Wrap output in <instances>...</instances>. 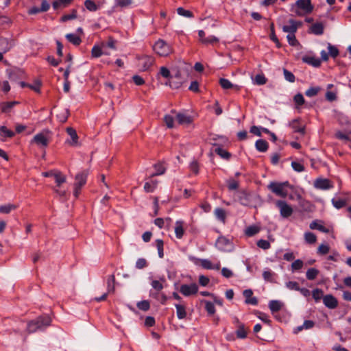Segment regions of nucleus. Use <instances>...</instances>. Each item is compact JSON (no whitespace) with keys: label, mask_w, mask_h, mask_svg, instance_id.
Here are the masks:
<instances>
[{"label":"nucleus","mask_w":351,"mask_h":351,"mask_svg":"<svg viewBox=\"0 0 351 351\" xmlns=\"http://www.w3.org/2000/svg\"><path fill=\"white\" fill-rule=\"evenodd\" d=\"M287 187L291 188L288 181L284 182H271L267 186L269 191L282 198L287 197L288 195V191L286 189Z\"/></svg>","instance_id":"1"},{"label":"nucleus","mask_w":351,"mask_h":351,"mask_svg":"<svg viewBox=\"0 0 351 351\" xmlns=\"http://www.w3.org/2000/svg\"><path fill=\"white\" fill-rule=\"evenodd\" d=\"M154 51L160 56H167L173 52L172 47L162 39L158 40L153 45Z\"/></svg>","instance_id":"2"},{"label":"nucleus","mask_w":351,"mask_h":351,"mask_svg":"<svg viewBox=\"0 0 351 351\" xmlns=\"http://www.w3.org/2000/svg\"><path fill=\"white\" fill-rule=\"evenodd\" d=\"M295 6L300 10H295V13L298 16H302L304 14H309L313 9L311 0H298L295 2Z\"/></svg>","instance_id":"3"},{"label":"nucleus","mask_w":351,"mask_h":351,"mask_svg":"<svg viewBox=\"0 0 351 351\" xmlns=\"http://www.w3.org/2000/svg\"><path fill=\"white\" fill-rule=\"evenodd\" d=\"M275 204L278 208L282 217L288 218L292 215L293 210L287 202L283 200H277Z\"/></svg>","instance_id":"4"},{"label":"nucleus","mask_w":351,"mask_h":351,"mask_svg":"<svg viewBox=\"0 0 351 351\" xmlns=\"http://www.w3.org/2000/svg\"><path fill=\"white\" fill-rule=\"evenodd\" d=\"M198 291V286L195 283L190 285L184 284L180 286V292L184 296L189 297L195 295Z\"/></svg>","instance_id":"5"},{"label":"nucleus","mask_w":351,"mask_h":351,"mask_svg":"<svg viewBox=\"0 0 351 351\" xmlns=\"http://www.w3.org/2000/svg\"><path fill=\"white\" fill-rule=\"evenodd\" d=\"M66 132L70 136V139L66 140V143L69 144L70 146L72 147H77L80 145L79 141H78V136L76 132V130L73 128H66Z\"/></svg>","instance_id":"6"},{"label":"nucleus","mask_w":351,"mask_h":351,"mask_svg":"<svg viewBox=\"0 0 351 351\" xmlns=\"http://www.w3.org/2000/svg\"><path fill=\"white\" fill-rule=\"evenodd\" d=\"M184 82V78L182 76L180 71H177L174 75H171L169 83V86L173 88H178L181 86Z\"/></svg>","instance_id":"7"},{"label":"nucleus","mask_w":351,"mask_h":351,"mask_svg":"<svg viewBox=\"0 0 351 351\" xmlns=\"http://www.w3.org/2000/svg\"><path fill=\"white\" fill-rule=\"evenodd\" d=\"M32 142L39 147H46L48 146L49 140L43 133H38L34 136Z\"/></svg>","instance_id":"8"},{"label":"nucleus","mask_w":351,"mask_h":351,"mask_svg":"<svg viewBox=\"0 0 351 351\" xmlns=\"http://www.w3.org/2000/svg\"><path fill=\"white\" fill-rule=\"evenodd\" d=\"M88 172L87 171H83L78 173L75 177L74 186L82 188L85 185L87 180Z\"/></svg>","instance_id":"9"},{"label":"nucleus","mask_w":351,"mask_h":351,"mask_svg":"<svg viewBox=\"0 0 351 351\" xmlns=\"http://www.w3.org/2000/svg\"><path fill=\"white\" fill-rule=\"evenodd\" d=\"M154 59L149 56H144L139 58L138 65L143 70H147L154 63Z\"/></svg>","instance_id":"10"},{"label":"nucleus","mask_w":351,"mask_h":351,"mask_svg":"<svg viewBox=\"0 0 351 351\" xmlns=\"http://www.w3.org/2000/svg\"><path fill=\"white\" fill-rule=\"evenodd\" d=\"M323 302L324 305L330 309H334L338 306L337 300L330 294H328L323 297Z\"/></svg>","instance_id":"11"},{"label":"nucleus","mask_w":351,"mask_h":351,"mask_svg":"<svg viewBox=\"0 0 351 351\" xmlns=\"http://www.w3.org/2000/svg\"><path fill=\"white\" fill-rule=\"evenodd\" d=\"M314 186L318 189L326 190L332 187L328 179L318 178L314 182Z\"/></svg>","instance_id":"12"},{"label":"nucleus","mask_w":351,"mask_h":351,"mask_svg":"<svg viewBox=\"0 0 351 351\" xmlns=\"http://www.w3.org/2000/svg\"><path fill=\"white\" fill-rule=\"evenodd\" d=\"M301 23L298 22L293 19H290L289 21V25H284L282 27V30L285 32H287L289 34H295L298 28V26L300 25Z\"/></svg>","instance_id":"13"},{"label":"nucleus","mask_w":351,"mask_h":351,"mask_svg":"<svg viewBox=\"0 0 351 351\" xmlns=\"http://www.w3.org/2000/svg\"><path fill=\"white\" fill-rule=\"evenodd\" d=\"M198 36L199 37L200 41L205 45L213 44L219 41V39L215 36H210L207 38H205V32L203 30H199Z\"/></svg>","instance_id":"14"},{"label":"nucleus","mask_w":351,"mask_h":351,"mask_svg":"<svg viewBox=\"0 0 351 351\" xmlns=\"http://www.w3.org/2000/svg\"><path fill=\"white\" fill-rule=\"evenodd\" d=\"M243 295L245 297V302L247 304L256 305L258 304V300L256 297H252L253 291L252 289H245L243 292Z\"/></svg>","instance_id":"15"},{"label":"nucleus","mask_w":351,"mask_h":351,"mask_svg":"<svg viewBox=\"0 0 351 351\" xmlns=\"http://www.w3.org/2000/svg\"><path fill=\"white\" fill-rule=\"evenodd\" d=\"M175 307L176 308V315L179 319H183L186 317V306L183 303L176 304Z\"/></svg>","instance_id":"16"},{"label":"nucleus","mask_w":351,"mask_h":351,"mask_svg":"<svg viewBox=\"0 0 351 351\" xmlns=\"http://www.w3.org/2000/svg\"><path fill=\"white\" fill-rule=\"evenodd\" d=\"M290 127L295 132H299L304 135L305 133V126L300 124V119H293L290 123Z\"/></svg>","instance_id":"17"},{"label":"nucleus","mask_w":351,"mask_h":351,"mask_svg":"<svg viewBox=\"0 0 351 351\" xmlns=\"http://www.w3.org/2000/svg\"><path fill=\"white\" fill-rule=\"evenodd\" d=\"M216 245L219 250L225 251L227 250L228 247H231V243L226 237H220L217 240Z\"/></svg>","instance_id":"18"},{"label":"nucleus","mask_w":351,"mask_h":351,"mask_svg":"<svg viewBox=\"0 0 351 351\" xmlns=\"http://www.w3.org/2000/svg\"><path fill=\"white\" fill-rule=\"evenodd\" d=\"M219 84L225 90L234 88L237 91H239L241 88L239 86L232 84L229 80L226 78H221L219 80Z\"/></svg>","instance_id":"19"},{"label":"nucleus","mask_w":351,"mask_h":351,"mask_svg":"<svg viewBox=\"0 0 351 351\" xmlns=\"http://www.w3.org/2000/svg\"><path fill=\"white\" fill-rule=\"evenodd\" d=\"M322 221H318V220H315V221H313L310 225H309V228L311 229V230H319L320 232H324V233H328L330 232V230L326 227H324L322 224Z\"/></svg>","instance_id":"20"},{"label":"nucleus","mask_w":351,"mask_h":351,"mask_svg":"<svg viewBox=\"0 0 351 351\" xmlns=\"http://www.w3.org/2000/svg\"><path fill=\"white\" fill-rule=\"evenodd\" d=\"M315 326V322L312 320H306L304 322L302 326H299L294 328L293 332L298 334L302 330H308L313 328Z\"/></svg>","instance_id":"21"},{"label":"nucleus","mask_w":351,"mask_h":351,"mask_svg":"<svg viewBox=\"0 0 351 351\" xmlns=\"http://www.w3.org/2000/svg\"><path fill=\"white\" fill-rule=\"evenodd\" d=\"M69 112L67 108H60L56 114L57 119L62 123L66 121L69 117Z\"/></svg>","instance_id":"22"},{"label":"nucleus","mask_w":351,"mask_h":351,"mask_svg":"<svg viewBox=\"0 0 351 351\" xmlns=\"http://www.w3.org/2000/svg\"><path fill=\"white\" fill-rule=\"evenodd\" d=\"M184 222L182 221H177L175 224V233L178 239H181L184 233L183 228Z\"/></svg>","instance_id":"23"},{"label":"nucleus","mask_w":351,"mask_h":351,"mask_svg":"<svg viewBox=\"0 0 351 351\" xmlns=\"http://www.w3.org/2000/svg\"><path fill=\"white\" fill-rule=\"evenodd\" d=\"M256 149L261 152H265L269 147L268 143L263 139H258L255 143Z\"/></svg>","instance_id":"24"},{"label":"nucleus","mask_w":351,"mask_h":351,"mask_svg":"<svg viewBox=\"0 0 351 351\" xmlns=\"http://www.w3.org/2000/svg\"><path fill=\"white\" fill-rule=\"evenodd\" d=\"M12 47V45L10 43L6 38H0V51L2 53H5L8 51Z\"/></svg>","instance_id":"25"},{"label":"nucleus","mask_w":351,"mask_h":351,"mask_svg":"<svg viewBox=\"0 0 351 351\" xmlns=\"http://www.w3.org/2000/svg\"><path fill=\"white\" fill-rule=\"evenodd\" d=\"M179 124H190L192 122V118L185 114L178 113L176 116Z\"/></svg>","instance_id":"26"},{"label":"nucleus","mask_w":351,"mask_h":351,"mask_svg":"<svg viewBox=\"0 0 351 351\" xmlns=\"http://www.w3.org/2000/svg\"><path fill=\"white\" fill-rule=\"evenodd\" d=\"M107 289L108 293H113L115 290V277L114 275L112 274L108 277L107 279Z\"/></svg>","instance_id":"27"},{"label":"nucleus","mask_w":351,"mask_h":351,"mask_svg":"<svg viewBox=\"0 0 351 351\" xmlns=\"http://www.w3.org/2000/svg\"><path fill=\"white\" fill-rule=\"evenodd\" d=\"M311 31L315 35H322L324 33V25L321 23H316L311 27Z\"/></svg>","instance_id":"28"},{"label":"nucleus","mask_w":351,"mask_h":351,"mask_svg":"<svg viewBox=\"0 0 351 351\" xmlns=\"http://www.w3.org/2000/svg\"><path fill=\"white\" fill-rule=\"evenodd\" d=\"M303 60L308 63V64H311L315 67H318L321 65L322 60L317 58L309 56L304 58Z\"/></svg>","instance_id":"29"},{"label":"nucleus","mask_w":351,"mask_h":351,"mask_svg":"<svg viewBox=\"0 0 351 351\" xmlns=\"http://www.w3.org/2000/svg\"><path fill=\"white\" fill-rule=\"evenodd\" d=\"M116 44L117 41L112 37H109L108 40L106 42H102L101 45L102 46L103 49H116Z\"/></svg>","instance_id":"30"},{"label":"nucleus","mask_w":351,"mask_h":351,"mask_svg":"<svg viewBox=\"0 0 351 351\" xmlns=\"http://www.w3.org/2000/svg\"><path fill=\"white\" fill-rule=\"evenodd\" d=\"M66 38L72 44L74 45H80L82 40L80 37L77 35H75L74 34H68L66 35Z\"/></svg>","instance_id":"31"},{"label":"nucleus","mask_w":351,"mask_h":351,"mask_svg":"<svg viewBox=\"0 0 351 351\" xmlns=\"http://www.w3.org/2000/svg\"><path fill=\"white\" fill-rule=\"evenodd\" d=\"M282 306V302L278 300H271L269 302V307L272 313L279 311Z\"/></svg>","instance_id":"32"},{"label":"nucleus","mask_w":351,"mask_h":351,"mask_svg":"<svg viewBox=\"0 0 351 351\" xmlns=\"http://www.w3.org/2000/svg\"><path fill=\"white\" fill-rule=\"evenodd\" d=\"M17 104V101L3 102L0 104L1 110L2 112H8Z\"/></svg>","instance_id":"33"},{"label":"nucleus","mask_w":351,"mask_h":351,"mask_svg":"<svg viewBox=\"0 0 351 351\" xmlns=\"http://www.w3.org/2000/svg\"><path fill=\"white\" fill-rule=\"evenodd\" d=\"M53 178L58 187L66 182V177L60 171H56Z\"/></svg>","instance_id":"34"},{"label":"nucleus","mask_w":351,"mask_h":351,"mask_svg":"<svg viewBox=\"0 0 351 351\" xmlns=\"http://www.w3.org/2000/svg\"><path fill=\"white\" fill-rule=\"evenodd\" d=\"M319 271L316 268H310L306 273V278L309 280H315L318 276Z\"/></svg>","instance_id":"35"},{"label":"nucleus","mask_w":351,"mask_h":351,"mask_svg":"<svg viewBox=\"0 0 351 351\" xmlns=\"http://www.w3.org/2000/svg\"><path fill=\"white\" fill-rule=\"evenodd\" d=\"M304 240L307 243L314 244L317 241L316 235L311 232H306L304 233Z\"/></svg>","instance_id":"36"},{"label":"nucleus","mask_w":351,"mask_h":351,"mask_svg":"<svg viewBox=\"0 0 351 351\" xmlns=\"http://www.w3.org/2000/svg\"><path fill=\"white\" fill-rule=\"evenodd\" d=\"M260 228L256 226H250L246 228L245 233L248 237H252L259 232Z\"/></svg>","instance_id":"37"},{"label":"nucleus","mask_w":351,"mask_h":351,"mask_svg":"<svg viewBox=\"0 0 351 351\" xmlns=\"http://www.w3.org/2000/svg\"><path fill=\"white\" fill-rule=\"evenodd\" d=\"M321 90L322 88L319 86H312L306 90L305 95L309 97H314L317 95Z\"/></svg>","instance_id":"38"},{"label":"nucleus","mask_w":351,"mask_h":351,"mask_svg":"<svg viewBox=\"0 0 351 351\" xmlns=\"http://www.w3.org/2000/svg\"><path fill=\"white\" fill-rule=\"evenodd\" d=\"M42 328V325L39 322H36L35 320L29 322L27 325V330L29 332H34L38 329Z\"/></svg>","instance_id":"39"},{"label":"nucleus","mask_w":351,"mask_h":351,"mask_svg":"<svg viewBox=\"0 0 351 351\" xmlns=\"http://www.w3.org/2000/svg\"><path fill=\"white\" fill-rule=\"evenodd\" d=\"M312 296L316 302H319L324 296V291L321 289L316 288L312 291Z\"/></svg>","instance_id":"40"},{"label":"nucleus","mask_w":351,"mask_h":351,"mask_svg":"<svg viewBox=\"0 0 351 351\" xmlns=\"http://www.w3.org/2000/svg\"><path fill=\"white\" fill-rule=\"evenodd\" d=\"M165 280L162 279L161 280H154L151 282L152 288L156 291H160L163 289V282Z\"/></svg>","instance_id":"41"},{"label":"nucleus","mask_w":351,"mask_h":351,"mask_svg":"<svg viewBox=\"0 0 351 351\" xmlns=\"http://www.w3.org/2000/svg\"><path fill=\"white\" fill-rule=\"evenodd\" d=\"M35 322H39V324L42 325V328H43V327L49 326L51 320L49 316H43V317H39L36 320H35Z\"/></svg>","instance_id":"42"},{"label":"nucleus","mask_w":351,"mask_h":351,"mask_svg":"<svg viewBox=\"0 0 351 351\" xmlns=\"http://www.w3.org/2000/svg\"><path fill=\"white\" fill-rule=\"evenodd\" d=\"M0 134L1 136L12 138L14 136V132L8 130L5 126L0 127Z\"/></svg>","instance_id":"43"},{"label":"nucleus","mask_w":351,"mask_h":351,"mask_svg":"<svg viewBox=\"0 0 351 351\" xmlns=\"http://www.w3.org/2000/svg\"><path fill=\"white\" fill-rule=\"evenodd\" d=\"M103 54L102 46L95 45L91 50L93 58H99Z\"/></svg>","instance_id":"44"},{"label":"nucleus","mask_w":351,"mask_h":351,"mask_svg":"<svg viewBox=\"0 0 351 351\" xmlns=\"http://www.w3.org/2000/svg\"><path fill=\"white\" fill-rule=\"evenodd\" d=\"M16 208V206L14 204H6V205H2L0 206V213L8 214L11 212V210H14Z\"/></svg>","instance_id":"45"},{"label":"nucleus","mask_w":351,"mask_h":351,"mask_svg":"<svg viewBox=\"0 0 351 351\" xmlns=\"http://www.w3.org/2000/svg\"><path fill=\"white\" fill-rule=\"evenodd\" d=\"M156 245L158 250V256L162 258L164 257V250H163V246L164 243L162 239H157L156 240Z\"/></svg>","instance_id":"46"},{"label":"nucleus","mask_w":351,"mask_h":351,"mask_svg":"<svg viewBox=\"0 0 351 351\" xmlns=\"http://www.w3.org/2000/svg\"><path fill=\"white\" fill-rule=\"evenodd\" d=\"M84 6L87 10H88L90 12H95L98 9V6L92 0H86L84 1Z\"/></svg>","instance_id":"47"},{"label":"nucleus","mask_w":351,"mask_h":351,"mask_svg":"<svg viewBox=\"0 0 351 351\" xmlns=\"http://www.w3.org/2000/svg\"><path fill=\"white\" fill-rule=\"evenodd\" d=\"M154 169L156 172L152 175V176H156L163 174L165 172V167L161 163L154 165Z\"/></svg>","instance_id":"48"},{"label":"nucleus","mask_w":351,"mask_h":351,"mask_svg":"<svg viewBox=\"0 0 351 351\" xmlns=\"http://www.w3.org/2000/svg\"><path fill=\"white\" fill-rule=\"evenodd\" d=\"M332 203L333 206L338 209L343 208L346 204V200L340 198H333Z\"/></svg>","instance_id":"49"},{"label":"nucleus","mask_w":351,"mask_h":351,"mask_svg":"<svg viewBox=\"0 0 351 351\" xmlns=\"http://www.w3.org/2000/svg\"><path fill=\"white\" fill-rule=\"evenodd\" d=\"M215 153L224 159H229L231 156V154L228 152L221 147L216 148Z\"/></svg>","instance_id":"50"},{"label":"nucleus","mask_w":351,"mask_h":351,"mask_svg":"<svg viewBox=\"0 0 351 351\" xmlns=\"http://www.w3.org/2000/svg\"><path fill=\"white\" fill-rule=\"evenodd\" d=\"M215 215L216 217L224 222L226 220V212L223 208H217L215 210Z\"/></svg>","instance_id":"51"},{"label":"nucleus","mask_w":351,"mask_h":351,"mask_svg":"<svg viewBox=\"0 0 351 351\" xmlns=\"http://www.w3.org/2000/svg\"><path fill=\"white\" fill-rule=\"evenodd\" d=\"M157 186V181H152L151 182H145L144 189L147 193L153 192Z\"/></svg>","instance_id":"52"},{"label":"nucleus","mask_w":351,"mask_h":351,"mask_svg":"<svg viewBox=\"0 0 351 351\" xmlns=\"http://www.w3.org/2000/svg\"><path fill=\"white\" fill-rule=\"evenodd\" d=\"M270 30H271V34H270L271 40H273L276 44V46L278 48L280 47V44L279 40L278 39V38L275 34L274 25L273 23L270 25Z\"/></svg>","instance_id":"53"},{"label":"nucleus","mask_w":351,"mask_h":351,"mask_svg":"<svg viewBox=\"0 0 351 351\" xmlns=\"http://www.w3.org/2000/svg\"><path fill=\"white\" fill-rule=\"evenodd\" d=\"M138 309L142 310L143 311H147L150 308V304L148 300H143L138 302L136 304Z\"/></svg>","instance_id":"54"},{"label":"nucleus","mask_w":351,"mask_h":351,"mask_svg":"<svg viewBox=\"0 0 351 351\" xmlns=\"http://www.w3.org/2000/svg\"><path fill=\"white\" fill-rule=\"evenodd\" d=\"M177 12L179 15L183 16L184 17H187V18L193 17V14L190 10H185L181 7H180L177 9Z\"/></svg>","instance_id":"55"},{"label":"nucleus","mask_w":351,"mask_h":351,"mask_svg":"<svg viewBox=\"0 0 351 351\" xmlns=\"http://www.w3.org/2000/svg\"><path fill=\"white\" fill-rule=\"evenodd\" d=\"M330 251V247L327 244H321L317 248V254L325 255Z\"/></svg>","instance_id":"56"},{"label":"nucleus","mask_w":351,"mask_h":351,"mask_svg":"<svg viewBox=\"0 0 351 351\" xmlns=\"http://www.w3.org/2000/svg\"><path fill=\"white\" fill-rule=\"evenodd\" d=\"M236 335L238 338L240 339H244L247 336V332L245 330L244 325L241 324L238 328V330L236 331Z\"/></svg>","instance_id":"57"},{"label":"nucleus","mask_w":351,"mask_h":351,"mask_svg":"<svg viewBox=\"0 0 351 351\" xmlns=\"http://www.w3.org/2000/svg\"><path fill=\"white\" fill-rule=\"evenodd\" d=\"M77 17V10H72L71 12L68 14H65L62 16L61 21L64 22L69 20L74 19Z\"/></svg>","instance_id":"58"},{"label":"nucleus","mask_w":351,"mask_h":351,"mask_svg":"<svg viewBox=\"0 0 351 351\" xmlns=\"http://www.w3.org/2000/svg\"><path fill=\"white\" fill-rule=\"evenodd\" d=\"M205 308L209 315H213L215 313V307L211 302H205Z\"/></svg>","instance_id":"59"},{"label":"nucleus","mask_w":351,"mask_h":351,"mask_svg":"<svg viewBox=\"0 0 351 351\" xmlns=\"http://www.w3.org/2000/svg\"><path fill=\"white\" fill-rule=\"evenodd\" d=\"M164 121L169 128H172L173 127L174 119L172 116L169 114H166L164 117Z\"/></svg>","instance_id":"60"},{"label":"nucleus","mask_w":351,"mask_h":351,"mask_svg":"<svg viewBox=\"0 0 351 351\" xmlns=\"http://www.w3.org/2000/svg\"><path fill=\"white\" fill-rule=\"evenodd\" d=\"M283 73H284V76H285V78L286 79V80H287L289 82H292V83L295 82V77L294 75L291 71L284 69Z\"/></svg>","instance_id":"61"},{"label":"nucleus","mask_w":351,"mask_h":351,"mask_svg":"<svg viewBox=\"0 0 351 351\" xmlns=\"http://www.w3.org/2000/svg\"><path fill=\"white\" fill-rule=\"evenodd\" d=\"M257 246L263 250H267L271 247L270 243L264 239H260L257 242Z\"/></svg>","instance_id":"62"},{"label":"nucleus","mask_w":351,"mask_h":351,"mask_svg":"<svg viewBox=\"0 0 351 351\" xmlns=\"http://www.w3.org/2000/svg\"><path fill=\"white\" fill-rule=\"evenodd\" d=\"M254 82L258 85H263L267 82V79L264 75L258 74L255 76Z\"/></svg>","instance_id":"63"},{"label":"nucleus","mask_w":351,"mask_h":351,"mask_svg":"<svg viewBox=\"0 0 351 351\" xmlns=\"http://www.w3.org/2000/svg\"><path fill=\"white\" fill-rule=\"evenodd\" d=\"M303 265H304L303 261L300 259H297L294 262L292 263L291 269L293 271L299 270L301 268H302Z\"/></svg>","instance_id":"64"}]
</instances>
